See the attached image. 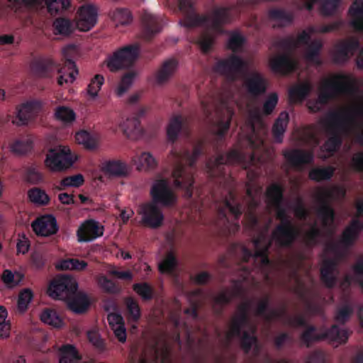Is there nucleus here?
I'll return each instance as SVG.
<instances>
[{
    "instance_id": "obj_25",
    "label": "nucleus",
    "mask_w": 363,
    "mask_h": 363,
    "mask_svg": "<svg viewBox=\"0 0 363 363\" xmlns=\"http://www.w3.org/2000/svg\"><path fill=\"white\" fill-rule=\"evenodd\" d=\"M80 356L76 348L71 345H66L60 349V363H79Z\"/></svg>"
},
{
    "instance_id": "obj_26",
    "label": "nucleus",
    "mask_w": 363,
    "mask_h": 363,
    "mask_svg": "<svg viewBox=\"0 0 363 363\" xmlns=\"http://www.w3.org/2000/svg\"><path fill=\"white\" fill-rule=\"evenodd\" d=\"M87 267L85 261L78 259H61L55 264V267L61 270H77L82 271Z\"/></svg>"
},
{
    "instance_id": "obj_9",
    "label": "nucleus",
    "mask_w": 363,
    "mask_h": 363,
    "mask_svg": "<svg viewBox=\"0 0 363 363\" xmlns=\"http://www.w3.org/2000/svg\"><path fill=\"white\" fill-rule=\"evenodd\" d=\"M32 228L36 235L48 237L54 235L58 230L56 219L51 215L42 216L32 223Z\"/></svg>"
},
{
    "instance_id": "obj_36",
    "label": "nucleus",
    "mask_w": 363,
    "mask_h": 363,
    "mask_svg": "<svg viewBox=\"0 0 363 363\" xmlns=\"http://www.w3.org/2000/svg\"><path fill=\"white\" fill-rule=\"evenodd\" d=\"M7 316L6 308L0 306V339H6L10 336L11 323Z\"/></svg>"
},
{
    "instance_id": "obj_20",
    "label": "nucleus",
    "mask_w": 363,
    "mask_h": 363,
    "mask_svg": "<svg viewBox=\"0 0 363 363\" xmlns=\"http://www.w3.org/2000/svg\"><path fill=\"white\" fill-rule=\"evenodd\" d=\"M59 77L57 78V84L62 86L64 84L72 83L77 75L78 74V69L74 62L68 63L67 65L57 70Z\"/></svg>"
},
{
    "instance_id": "obj_1",
    "label": "nucleus",
    "mask_w": 363,
    "mask_h": 363,
    "mask_svg": "<svg viewBox=\"0 0 363 363\" xmlns=\"http://www.w3.org/2000/svg\"><path fill=\"white\" fill-rule=\"evenodd\" d=\"M78 284L70 276L62 275L55 277L48 289V295L54 298L66 301L68 308L75 313L86 311L91 301L89 296L77 291Z\"/></svg>"
},
{
    "instance_id": "obj_41",
    "label": "nucleus",
    "mask_w": 363,
    "mask_h": 363,
    "mask_svg": "<svg viewBox=\"0 0 363 363\" xmlns=\"http://www.w3.org/2000/svg\"><path fill=\"white\" fill-rule=\"evenodd\" d=\"M28 197L30 201L38 205L47 204L50 201L45 191L38 188L30 189L28 191Z\"/></svg>"
},
{
    "instance_id": "obj_33",
    "label": "nucleus",
    "mask_w": 363,
    "mask_h": 363,
    "mask_svg": "<svg viewBox=\"0 0 363 363\" xmlns=\"http://www.w3.org/2000/svg\"><path fill=\"white\" fill-rule=\"evenodd\" d=\"M311 90V86L308 83H304L292 87L289 90V98L292 102H296L303 100Z\"/></svg>"
},
{
    "instance_id": "obj_18",
    "label": "nucleus",
    "mask_w": 363,
    "mask_h": 363,
    "mask_svg": "<svg viewBox=\"0 0 363 363\" xmlns=\"http://www.w3.org/2000/svg\"><path fill=\"white\" fill-rule=\"evenodd\" d=\"M246 86L248 93L255 96L265 91L266 82L259 74L253 73L247 79Z\"/></svg>"
},
{
    "instance_id": "obj_21",
    "label": "nucleus",
    "mask_w": 363,
    "mask_h": 363,
    "mask_svg": "<svg viewBox=\"0 0 363 363\" xmlns=\"http://www.w3.org/2000/svg\"><path fill=\"white\" fill-rule=\"evenodd\" d=\"M102 171L109 176H123L128 173L126 164L118 160L108 161L104 163Z\"/></svg>"
},
{
    "instance_id": "obj_45",
    "label": "nucleus",
    "mask_w": 363,
    "mask_h": 363,
    "mask_svg": "<svg viewBox=\"0 0 363 363\" xmlns=\"http://www.w3.org/2000/svg\"><path fill=\"white\" fill-rule=\"evenodd\" d=\"M83 182V177L81 174H77L63 179L57 188L59 190H62L67 187H79Z\"/></svg>"
},
{
    "instance_id": "obj_19",
    "label": "nucleus",
    "mask_w": 363,
    "mask_h": 363,
    "mask_svg": "<svg viewBox=\"0 0 363 363\" xmlns=\"http://www.w3.org/2000/svg\"><path fill=\"white\" fill-rule=\"evenodd\" d=\"M352 18L351 24L354 29L363 30V0H359L353 3L349 10Z\"/></svg>"
},
{
    "instance_id": "obj_39",
    "label": "nucleus",
    "mask_w": 363,
    "mask_h": 363,
    "mask_svg": "<svg viewBox=\"0 0 363 363\" xmlns=\"http://www.w3.org/2000/svg\"><path fill=\"white\" fill-rule=\"evenodd\" d=\"M23 275L19 272H12L10 270H5L2 274L4 283L10 288L18 285L23 280Z\"/></svg>"
},
{
    "instance_id": "obj_34",
    "label": "nucleus",
    "mask_w": 363,
    "mask_h": 363,
    "mask_svg": "<svg viewBox=\"0 0 363 363\" xmlns=\"http://www.w3.org/2000/svg\"><path fill=\"white\" fill-rule=\"evenodd\" d=\"M335 263L330 261H324L321 268V277L323 281L328 286H332L334 284Z\"/></svg>"
},
{
    "instance_id": "obj_55",
    "label": "nucleus",
    "mask_w": 363,
    "mask_h": 363,
    "mask_svg": "<svg viewBox=\"0 0 363 363\" xmlns=\"http://www.w3.org/2000/svg\"><path fill=\"white\" fill-rule=\"evenodd\" d=\"M107 272L109 275L121 280L131 281L133 279V274L130 270L120 271L114 265H109Z\"/></svg>"
},
{
    "instance_id": "obj_43",
    "label": "nucleus",
    "mask_w": 363,
    "mask_h": 363,
    "mask_svg": "<svg viewBox=\"0 0 363 363\" xmlns=\"http://www.w3.org/2000/svg\"><path fill=\"white\" fill-rule=\"evenodd\" d=\"M172 177L174 179V185L176 186H181L182 184L184 183L186 186V188L189 189L192 186V179L191 177H186L179 165L177 166L172 172Z\"/></svg>"
},
{
    "instance_id": "obj_51",
    "label": "nucleus",
    "mask_w": 363,
    "mask_h": 363,
    "mask_svg": "<svg viewBox=\"0 0 363 363\" xmlns=\"http://www.w3.org/2000/svg\"><path fill=\"white\" fill-rule=\"evenodd\" d=\"M177 260L172 253L167 255L159 264L160 271L162 273H171L177 266Z\"/></svg>"
},
{
    "instance_id": "obj_29",
    "label": "nucleus",
    "mask_w": 363,
    "mask_h": 363,
    "mask_svg": "<svg viewBox=\"0 0 363 363\" xmlns=\"http://www.w3.org/2000/svg\"><path fill=\"white\" fill-rule=\"evenodd\" d=\"M362 228V225L360 222L354 220L351 225L343 232L341 242L343 245L352 243L357 238Z\"/></svg>"
},
{
    "instance_id": "obj_10",
    "label": "nucleus",
    "mask_w": 363,
    "mask_h": 363,
    "mask_svg": "<svg viewBox=\"0 0 363 363\" xmlns=\"http://www.w3.org/2000/svg\"><path fill=\"white\" fill-rule=\"evenodd\" d=\"M247 67V62L236 56H232L228 59L220 61L216 66L217 70L227 77L241 72Z\"/></svg>"
},
{
    "instance_id": "obj_17",
    "label": "nucleus",
    "mask_w": 363,
    "mask_h": 363,
    "mask_svg": "<svg viewBox=\"0 0 363 363\" xmlns=\"http://www.w3.org/2000/svg\"><path fill=\"white\" fill-rule=\"evenodd\" d=\"M132 162L140 171H148L154 169L157 165L156 159L150 152H143L135 156Z\"/></svg>"
},
{
    "instance_id": "obj_49",
    "label": "nucleus",
    "mask_w": 363,
    "mask_h": 363,
    "mask_svg": "<svg viewBox=\"0 0 363 363\" xmlns=\"http://www.w3.org/2000/svg\"><path fill=\"white\" fill-rule=\"evenodd\" d=\"M111 17L116 26L128 24L131 21V16L127 9H116L113 11Z\"/></svg>"
},
{
    "instance_id": "obj_2",
    "label": "nucleus",
    "mask_w": 363,
    "mask_h": 363,
    "mask_svg": "<svg viewBox=\"0 0 363 363\" xmlns=\"http://www.w3.org/2000/svg\"><path fill=\"white\" fill-rule=\"evenodd\" d=\"M151 196L153 201L141 206L139 213L142 216V221L150 228H157L162 225L164 215L158 208L156 203L163 206H169L176 201V197L169 188L165 180L156 181L151 189Z\"/></svg>"
},
{
    "instance_id": "obj_54",
    "label": "nucleus",
    "mask_w": 363,
    "mask_h": 363,
    "mask_svg": "<svg viewBox=\"0 0 363 363\" xmlns=\"http://www.w3.org/2000/svg\"><path fill=\"white\" fill-rule=\"evenodd\" d=\"M106 65L108 68L112 72L117 71L125 67L121 60L120 55L117 52V51L107 58Z\"/></svg>"
},
{
    "instance_id": "obj_44",
    "label": "nucleus",
    "mask_w": 363,
    "mask_h": 363,
    "mask_svg": "<svg viewBox=\"0 0 363 363\" xmlns=\"http://www.w3.org/2000/svg\"><path fill=\"white\" fill-rule=\"evenodd\" d=\"M182 121L180 116H176L171 119L167 130L169 140H174L177 138L182 128Z\"/></svg>"
},
{
    "instance_id": "obj_31",
    "label": "nucleus",
    "mask_w": 363,
    "mask_h": 363,
    "mask_svg": "<svg viewBox=\"0 0 363 363\" xmlns=\"http://www.w3.org/2000/svg\"><path fill=\"white\" fill-rule=\"evenodd\" d=\"M177 62L176 60L170 59L164 62L161 69L156 76V81L161 84L167 80L176 70Z\"/></svg>"
},
{
    "instance_id": "obj_32",
    "label": "nucleus",
    "mask_w": 363,
    "mask_h": 363,
    "mask_svg": "<svg viewBox=\"0 0 363 363\" xmlns=\"http://www.w3.org/2000/svg\"><path fill=\"white\" fill-rule=\"evenodd\" d=\"M288 122V113L286 112H281L273 127V133L278 143H280L282 140Z\"/></svg>"
},
{
    "instance_id": "obj_57",
    "label": "nucleus",
    "mask_w": 363,
    "mask_h": 363,
    "mask_svg": "<svg viewBox=\"0 0 363 363\" xmlns=\"http://www.w3.org/2000/svg\"><path fill=\"white\" fill-rule=\"evenodd\" d=\"M318 216L324 225H330L333 222L334 213L333 210L328 206H323L318 212Z\"/></svg>"
},
{
    "instance_id": "obj_35",
    "label": "nucleus",
    "mask_w": 363,
    "mask_h": 363,
    "mask_svg": "<svg viewBox=\"0 0 363 363\" xmlns=\"http://www.w3.org/2000/svg\"><path fill=\"white\" fill-rule=\"evenodd\" d=\"M33 298V291L29 289H25L22 290L18 298L17 309L20 313L25 312L30 303H31Z\"/></svg>"
},
{
    "instance_id": "obj_27",
    "label": "nucleus",
    "mask_w": 363,
    "mask_h": 363,
    "mask_svg": "<svg viewBox=\"0 0 363 363\" xmlns=\"http://www.w3.org/2000/svg\"><path fill=\"white\" fill-rule=\"evenodd\" d=\"M345 190L340 187H321L317 191V197L320 201H328L331 199L342 196Z\"/></svg>"
},
{
    "instance_id": "obj_48",
    "label": "nucleus",
    "mask_w": 363,
    "mask_h": 363,
    "mask_svg": "<svg viewBox=\"0 0 363 363\" xmlns=\"http://www.w3.org/2000/svg\"><path fill=\"white\" fill-rule=\"evenodd\" d=\"M31 143L28 139L14 141L10 146L11 151L16 155H22L31 149Z\"/></svg>"
},
{
    "instance_id": "obj_50",
    "label": "nucleus",
    "mask_w": 363,
    "mask_h": 363,
    "mask_svg": "<svg viewBox=\"0 0 363 363\" xmlns=\"http://www.w3.org/2000/svg\"><path fill=\"white\" fill-rule=\"evenodd\" d=\"M322 45L319 41H313L308 45L307 52L305 55L308 62L318 63V53Z\"/></svg>"
},
{
    "instance_id": "obj_16",
    "label": "nucleus",
    "mask_w": 363,
    "mask_h": 363,
    "mask_svg": "<svg viewBox=\"0 0 363 363\" xmlns=\"http://www.w3.org/2000/svg\"><path fill=\"white\" fill-rule=\"evenodd\" d=\"M55 118L65 125H72L77 119L74 110L67 106H58L54 112Z\"/></svg>"
},
{
    "instance_id": "obj_47",
    "label": "nucleus",
    "mask_w": 363,
    "mask_h": 363,
    "mask_svg": "<svg viewBox=\"0 0 363 363\" xmlns=\"http://www.w3.org/2000/svg\"><path fill=\"white\" fill-rule=\"evenodd\" d=\"M334 169L331 167L318 168L311 171L309 177L315 181H321L330 179L333 174Z\"/></svg>"
},
{
    "instance_id": "obj_4",
    "label": "nucleus",
    "mask_w": 363,
    "mask_h": 363,
    "mask_svg": "<svg viewBox=\"0 0 363 363\" xmlns=\"http://www.w3.org/2000/svg\"><path fill=\"white\" fill-rule=\"evenodd\" d=\"M77 159L69 147L60 145L49 150L45 164L52 172H62L71 167Z\"/></svg>"
},
{
    "instance_id": "obj_6",
    "label": "nucleus",
    "mask_w": 363,
    "mask_h": 363,
    "mask_svg": "<svg viewBox=\"0 0 363 363\" xmlns=\"http://www.w3.org/2000/svg\"><path fill=\"white\" fill-rule=\"evenodd\" d=\"M97 20V8L91 4L83 5L77 11L75 28L82 32L89 31L95 26Z\"/></svg>"
},
{
    "instance_id": "obj_37",
    "label": "nucleus",
    "mask_w": 363,
    "mask_h": 363,
    "mask_svg": "<svg viewBox=\"0 0 363 363\" xmlns=\"http://www.w3.org/2000/svg\"><path fill=\"white\" fill-rule=\"evenodd\" d=\"M53 26L56 33L61 35H69L74 30V27L73 26L72 22L67 18H57L54 21Z\"/></svg>"
},
{
    "instance_id": "obj_53",
    "label": "nucleus",
    "mask_w": 363,
    "mask_h": 363,
    "mask_svg": "<svg viewBox=\"0 0 363 363\" xmlns=\"http://www.w3.org/2000/svg\"><path fill=\"white\" fill-rule=\"evenodd\" d=\"M98 286L105 292L115 293L116 291V286L115 283L111 279H108L104 275H99L96 277Z\"/></svg>"
},
{
    "instance_id": "obj_12",
    "label": "nucleus",
    "mask_w": 363,
    "mask_h": 363,
    "mask_svg": "<svg viewBox=\"0 0 363 363\" xmlns=\"http://www.w3.org/2000/svg\"><path fill=\"white\" fill-rule=\"evenodd\" d=\"M296 62L288 56H274L269 60L271 69L277 73L286 74L296 67Z\"/></svg>"
},
{
    "instance_id": "obj_62",
    "label": "nucleus",
    "mask_w": 363,
    "mask_h": 363,
    "mask_svg": "<svg viewBox=\"0 0 363 363\" xmlns=\"http://www.w3.org/2000/svg\"><path fill=\"white\" fill-rule=\"evenodd\" d=\"M44 0H9V6L18 9L21 4H23L28 6H38L43 4Z\"/></svg>"
},
{
    "instance_id": "obj_5",
    "label": "nucleus",
    "mask_w": 363,
    "mask_h": 363,
    "mask_svg": "<svg viewBox=\"0 0 363 363\" xmlns=\"http://www.w3.org/2000/svg\"><path fill=\"white\" fill-rule=\"evenodd\" d=\"M328 338L335 347L344 343L348 338V333L346 330H340L336 326L332 328L325 334L319 335L316 333L315 328H308L302 335L303 340L308 345L311 342L318 340Z\"/></svg>"
},
{
    "instance_id": "obj_60",
    "label": "nucleus",
    "mask_w": 363,
    "mask_h": 363,
    "mask_svg": "<svg viewBox=\"0 0 363 363\" xmlns=\"http://www.w3.org/2000/svg\"><path fill=\"white\" fill-rule=\"evenodd\" d=\"M134 291L144 299L152 296V290L147 284H136L133 286Z\"/></svg>"
},
{
    "instance_id": "obj_8",
    "label": "nucleus",
    "mask_w": 363,
    "mask_h": 363,
    "mask_svg": "<svg viewBox=\"0 0 363 363\" xmlns=\"http://www.w3.org/2000/svg\"><path fill=\"white\" fill-rule=\"evenodd\" d=\"M104 234V226L99 222L88 220L82 223L77 231L79 242H90Z\"/></svg>"
},
{
    "instance_id": "obj_30",
    "label": "nucleus",
    "mask_w": 363,
    "mask_h": 363,
    "mask_svg": "<svg viewBox=\"0 0 363 363\" xmlns=\"http://www.w3.org/2000/svg\"><path fill=\"white\" fill-rule=\"evenodd\" d=\"M316 31L313 28H308L303 30L301 35H298L297 39L294 41H284L280 44V47L283 48H291L292 47H297L302 44H308L309 40Z\"/></svg>"
},
{
    "instance_id": "obj_56",
    "label": "nucleus",
    "mask_w": 363,
    "mask_h": 363,
    "mask_svg": "<svg viewBox=\"0 0 363 363\" xmlns=\"http://www.w3.org/2000/svg\"><path fill=\"white\" fill-rule=\"evenodd\" d=\"M244 42L245 39L241 35L238 33H233L229 39L228 46L233 52H238L241 50Z\"/></svg>"
},
{
    "instance_id": "obj_63",
    "label": "nucleus",
    "mask_w": 363,
    "mask_h": 363,
    "mask_svg": "<svg viewBox=\"0 0 363 363\" xmlns=\"http://www.w3.org/2000/svg\"><path fill=\"white\" fill-rule=\"evenodd\" d=\"M278 101V96L275 93L271 94L264 104L263 111L265 114H269L275 108Z\"/></svg>"
},
{
    "instance_id": "obj_3",
    "label": "nucleus",
    "mask_w": 363,
    "mask_h": 363,
    "mask_svg": "<svg viewBox=\"0 0 363 363\" xmlns=\"http://www.w3.org/2000/svg\"><path fill=\"white\" fill-rule=\"evenodd\" d=\"M350 86V80L348 77L342 74L329 76L321 83L318 99L315 101H309L308 108L313 112L318 111L328 99L347 91Z\"/></svg>"
},
{
    "instance_id": "obj_61",
    "label": "nucleus",
    "mask_w": 363,
    "mask_h": 363,
    "mask_svg": "<svg viewBox=\"0 0 363 363\" xmlns=\"http://www.w3.org/2000/svg\"><path fill=\"white\" fill-rule=\"evenodd\" d=\"M339 4L340 0L325 1L321 6V13L325 16L332 14L337 8Z\"/></svg>"
},
{
    "instance_id": "obj_42",
    "label": "nucleus",
    "mask_w": 363,
    "mask_h": 363,
    "mask_svg": "<svg viewBox=\"0 0 363 363\" xmlns=\"http://www.w3.org/2000/svg\"><path fill=\"white\" fill-rule=\"evenodd\" d=\"M216 114L218 116H220L221 114H223V118L221 121L218 122V134L219 135H222L229 128L230 121L233 115L231 110L228 108H225L221 111H217Z\"/></svg>"
},
{
    "instance_id": "obj_22",
    "label": "nucleus",
    "mask_w": 363,
    "mask_h": 363,
    "mask_svg": "<svg viewBox=\"0 0 363 363\" xmlns=\"http://www.w3.org/2000/svg\"><path fill=\"white\" fill-rule=\"evenodd\" d=\"M284 157L289 162L296 166L308 163L313 159V155L311 152H306L296 150L285 151Z\"/></svg>"
},
{
    "instance_id": "obj_64",
    "label": "nucleus",
    "mask_w": 363,
    "mask_h": 363,
    "mask_svg": "<svg viewBox=\"0 0 363 363\" xmlns=\"http://www.w3.org/2000/svg\"><path fill=\"white\" fill-rule=\"evenodd\" d=\"M255 247L257 248L255 256H262L269 247V242L264 238H260L254 242Z\"/></svg>"
},
{
    "instance_id": "obj_7",
    "label": "nucleus",
    "mask_w": 363,
    "mask_h": 363,
    "mask_svg": "<svg viewBox=\"0 0 363 363\" xmlns=\"http://www.w3.org/2000/svg\"><path fill=\"white\" fill-rule=\"evenodd\" d=\"M43 104L39 100H29L20 104L17 108L16 117L18 124L27 125L35 120L43 111Z\"/></svg>"
},
{
    "instance_id": "obj_13",
    "label": "nucleus",
    "mask_w": 363,
    "mask_h": 363,
    "mask_svg": "<svg viewBox=\"0 0 363 363\" xmlns=\"http://www.w3.org/2000/svg\"><path fill=\"white\" fill-rule=\"evenodd\" d=\"M296 230L289 222H282L273 233V239L285 245L290 243L296 237Z\"/></svg>"
},
{
    "instance_id": "obj_11",
    "label": "nucleus",
    "mask_w": 363,
    "mask_h": 363,
    "mask_svg": "<svg viewBox=\"0 0 363 363\" xmlns=\"http://www.w3.org/2000/svg\"><path fill=\"white\" fill-rule=\"evenodd\" d=\"M250 123L252 133L246 139L252 146L258 147L263 143L262 135L265 133V128L259 115L251 113Z\"/></svg>"
},
{
    "instance_id": "obj_28",
    "label": "nucleus",
    "mask_w": 363,
    "mask_h": 363,
    "mask_svg": "<svg viewBox=\"0 0 363 363\" xmlns=\"http://www.w3.org/2000/svg\"><path fill=\"white\" fill-rule=\"evenodd\" d=\"M48 11L55 16L67 10L71 6L69 0H45Z\"/></svg>"
},
{
    "instance_id": "obj_40",
    "label": "nucleus",
    "mask_w": 363,
    "mask_h": 363,
    "mask_svg": "<svg viewBox=\"0 0 363 363\" xmlns=\"http://www.w3.org/2000/svg\"><path fill=\"white\" fill-rule=\"evenodd\" d=\"M118 125L123 134L130 138L137 129L138 121L135 118H128L125 120L119 121Z\"/></svg>"
},
{
    "instance_id": "obj_15",
    "label": "nucleus",
    "mask_w": 363,
    "mask_h": 363,
    "mask_svg": "<svg viewBox=\"0 0 363 363\" xmlns=\"http://www.w3.org/2000/svg\"><path fill=\"white\" fill-rule=\"evenodd\" d=\"M108 320L116 337L121 342H125L126 330L122 316L117 313H110Z\"/></svg>"
},
{
    "instance_id": "obj_52",
    "label": "nucleus",
    "mask_w": 363,
    "mask_h": 363,
    "mask_svg": "<svg viewBox=\"0 0 363 363\" xmlns=\"http://www.w3.org/2000/svg\"><path fill=\"white\" fill-rule=\"evenodd\" d=\"M135 75L133 74H128L123 76L120 84L116 89V94L118 96H123L132 85Z\"/></svg>"
},
{
    "instance_id": "obj_46",
    "label": "nucleus",
    "mask_w": 363,
    "mask_h": 363,
    "mask_svg": "<svg viewBox=\"0 0 363 363\" xmlns=\"http://www.w3.org/2000/svg\"><path fill=\"white\" fill-rule=\"evenodd\" d=\"M77 143L84 145L87 149H93L96 146L95 140L86 131H79L75 135Z\"/></svg>"
},
{
    "instance_id": "obj_23",
    "label": "nucleus",
    "mask_w": 363,
    "mask_h": 363,
    "mask_svg": "<svg viewBox=\"0 0 363 363\" xmlns=\"http://www.w3.org/2000/svg\"><path fill=\"white\" fill-rule=\"evenodd\" d=\"M40 318L43 323L52 328H60L64 325L62 318L52 309L48 308L43 311Z\"/></svg>"
},
{
    "instance_id": "obj_38",
    "label": "nucleus",
    "mask_w": 363,
    "mask_h": 363,
    "mask_svg": "<svg viewBox=\"0 0 363 363\" xmlns=\"http://www.w3.org/2000/svg\"><path fill=\"white\" fill-rule=\"evenodd\" d=\"M104 82L102 75L96 74L91 81L87 88V94L91 99H96L98 97L99 92Z\"/></svg>"
},
{
    "instance_id": "obj_59",
    "label": "nucleus",
    "mask_w": 363,
    "mask_h": 363,
    "mask_svg": "<svg viewBox=\"0 0 363 363\" xmlns=\"http://www.w3.org/2000/svg\"><path fill=\"white\" fill-rule=\"evenodd\" d=\"M127 308L129 314L133 320H137L140 316V311L138 305L131 298H128L126 301Z\"/></svg>"
},
{
    "instance_id": "obj_24",
    "label": "nucleus",
    "mask_w": 363,
    "mask_h": 363,
    "mask_svg": "<svg viewBox=\"0 0 363 363\" xmlns=\"http://www.w3.org/2000/svg\"><path fill=\"white\" fill-rule=\"evenodd\" d=\"M117 52L120 55L123 63L127 67L131 65L138 57L139 48L135 45H128L119 49Z\"/></svg>"
},
{
    "instance_id": "obj_14",
    "label": "nucleus",
    "mask_w": 363,
    "mask_h": 363,
    "mask_svg": "<svg viewBox=\"0 0 363 363\" xmlns=\"http://www.w3.org/2000/svg\"><path fill=\"white\" fill-rule=\"evenodd\" d=\"M267 199L269 205H273L277 210L278 218L283 221L284 212L280 209L282 202V189L277 184L270 186L267 191Z\"/></svg>"
},
{
    "instance_id": "obj_58",
    "label": "nucleus",
    "mask_w": 363,
    "mask_h": 363,
    "mask_svg": "<svg viewBox=\"0 0 363 363\" xmlns=\"http://www.w3.org/2000/svg\"><path fill=\"white\" fill-rule=\"evenodd\" d=\"M62 55L67 63L71 65V62H74L72 58L79 55V49L74 45H67L62 50Z\"/></svg>"
}]
</instances>
